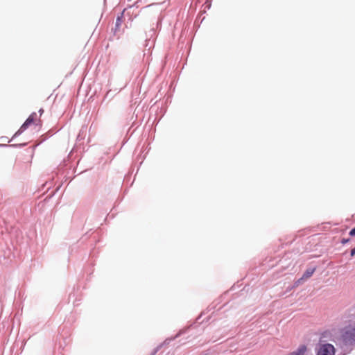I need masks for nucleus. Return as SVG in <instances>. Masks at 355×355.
I'll use <instances>...</instances> for the list:
<instances>
[{
	"label": "nucleus",
	"mask_w": 355,
	"mask_h": 355,
	"mask_svg": "<svg viewBox=\"0 0 355 355\" xmlns=\"http://www.w3.org/2000/svg\"><path fill=\"white\" fill-rule=\"evenodd\" d=\"M37 114L35 112L32 113L24 123L21 126L19 130L16 132L15 135L21 134L24 132L30 125L34 123L37 121Z\"/></svg>",
	"instance_id": "7ed1b4c3"
},
{
	"label": "nucleus",
	"mask_w": 355,
	"mask_h": 355,
	"mask_svg": "<svg viewBox=\"0 0 355 355\" xmlns=\"http://www.w3.org/2000/svg\"><path fill=\"white\" fill-rule=\"evenodd\" d=\"M349 235L352 236H355V227L351 230L349 232Z\"/></svg>",
	"instance_id": "423d86ee"
},
{
	"label": "nucleus",
	"mask_w": 355,
	"mask_h": 355,
	"mask_svg": "<svg viewBox=\"0 0 355 355\" xmlns=\"http://www.w3.org/2000/svg\"><path fill=\"white\" fill-rule=\"evenodd\" d=\"M340 337L343 343L348 345L355 344V329L344 328L340 331Z\"/></svg>",
	"instance_id": "f257e3e1"
},
{
	"label": "nucleus",
	"mask_w": 355,
	"mask_h": 355,
	"mask_svg": "<svg viewBox=\"0 0 355 355\" xmlns=\"http://www.w3.org/2000/svg\"><path fill=\"white\" fill-rule=\"evenodd\" d=\"M347 242H349V239H343L342 241H341V243L342 244H345L347 243Z\"/></svg>",
	"instance_id": "0eeeda50"
},
{
	"label": "nucleus",
	"mask_w": 355,
	"mask_h": 355,
	"mask_svg": "<svg viewBox=\"0 0 355 355\" xmlns=\"http://www.w3.org/2000/svg\"><path fill=\"white\" fill-rule=\"evenodd\" d=\"M334 346L329 343H319L316 349V355H336Z\"/></svg>",
	"instance_id": "f03ea898"
},
{
	"label": "nucleus",
	"mask_w": 355,
	"mask_h": 355,
	"mask_svg": "<svg viewBox=\"0 0 355 355\" xmlns=\"http://www.w3.org/2000/svg\"><path fill=\"white\" fill-rule=\"evenodd\" d=\"M307 350L306 345H300L296 350L289 353L287 355H304Z\"/></svg>",
	"instance_id": "20e7f679"
},
{
	"label": "nucleus",
	"mask_w": 355,
	"mask_h": 355,
	"mask_svg": "<svg viewBox=\"0 0 355 355\" xmlns=\"http://www.w3.org/2000/svg\"><path fill=\"white\" fill-rule=\"evenodd\" d=\"M315 271V269H308L305 271V272L304 273L303 276H302V278H304V279H308L310 277L312 276V275L313 274Z\"/></svg>",
	"instance_id": "39448f33"
},
{
	"label": "nucleus",
	"mask_w": 355,
	"mask_h": 355,
	"mask_svg": "<svg viewBox=\"0 0 355 355\" xmlns=\"http://www.w3.org/2000/svg\"><path fill=\"white\" fill-rule=\"evenodd\" d=\"M351 256L352 257H354L355 255V248H353L352 250H351Z\"/></svg>",
	"instance_id": "6e6552de"
},
{
	"label": "nucleus",
	"mask_w": 355,
	"mask_h": 355,
	"mask_svg": "<svg viewBox=\"0 0 355 355\" xmlns=\"http://www.w3.org/2000/svg\"><path fill=\"white\" fill-rule=\"evenodd\" d=\"M39 112H40V114H42L43 113L44 110L42 109H40Z\"/></svg>",
	"instance_id": "1a4fd4ad"
}]
</instances>
